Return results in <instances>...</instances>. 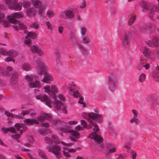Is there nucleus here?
Instances as JSON below:
<instances>
[{
	"label": "nucleus",
	"mask_w": 159,
	"mask_h": 159,
	"mask_svg": "<svg viewBox=\"0 0 159 159\" xmlns=\"http://www.w3.org/2000/svg\"><path fill=\"white\" fill-rule=\"evenodd\" d=\"M84 118L88 119L90 124L94 127L93 129L94 133L89 134V137L94 140V142L97 144L99 145L101 149L102 150L104 148L103 145V139L100 135L96 133L99 130L98 125L95 122V120L98 122H101L102 120V116L98 114L91 112L88 114L84 113L82 114Z\"/></svg>",
	"instance_id": "f257e3e1"
},
{
	"label": "nucleus",
	"mask_w": 159,
	"mask_h": 159,
	"mask_svg": "<svg viewBox=\"0 0 159 159\" xmlns=\"http://www.w3.org/2000/svg\"><path fill=\"white\" fill-rule=\"evenodd\" d=\"M44 89L46 92L48 93L49 97L53 98V100H51L44 94L36 95V99L45 102V104L50 108L52 107V105L57 110H61V106H63V103L56 97L55 94L57 92L56 87L54 85H52L51 87L49 85H47L44 87Z\"/></svg>",
	"instance_id": "f03ea898"
},
{
	"label": "nucleus",
	"mask_w": 159,
	"mask_h": 159,
	"mask_svg": "<svg viewBox=\"0 0 159 159\" xmlns=\"http://www.w3.org/2000/svg\"><path fill=\"white\" fill-rule=\"evenodd\" d=\"M36 63L39 67V74L41 75L44 73L42 81L47 83H50L52 80V77L50 74L46 72V67L45 64L39 60L37 61Z\"/></svg>",
	"instance_id": "7ed1b4c3"
},
{
	"label": "nucleus",
	"mask_w": 159,
	"mask_h": 159,
	"mask_svg": "<svg viewBox=\"0 0 159 159\" xmlns=\"http://www.w3.org/2000/svg\"><path fill=\"white\" fill-rule=\"evenodd\" d=\"M46 149L48 151L52 152L54 154L57 159H61V148L60 147L57 145H53L52 146L47 145Z\"/></svg>",
	"instance_id": "20e7f679"
},
{
	"label": "nucleus",
	"mask_w": 159,
	"mask_h": 159,
	"mask_svg": "<svg viewBox=\"0 0 159 159\" xmlns=\"http://www.w3.org/2000/svg\"><path fill=\"white\" fill-rule=\"evenodd\" d=\"M25 79L29 83V85L30 88H36L38 89H34V93H36V91H39L38 88L40 87V84L39 81L36 80L34 82L33 81L32 76L26 75L25 76Z\"/></svg>",
	"instance_id": "39448f33"
},
{
	"label": "nucleus",
	"mask_w": 159,
	"mask_h": 159,
	"mask_svg": "<svg viewBox=\"0 0 159 159\" xmlns=\"http://www.w3.org/2000/svg\"><path fill=\"white\" fill-rule=\"evenodd\" d=\"M132 34V32L129 31L124 33L121 39L122 43L124 46H128L129 44L131 41Z\"/></svg>",
	"instance_id": "423d86ee"
},
{
	"label": "nucleus",
	"mask_w": 159,
	"mask_h": 159,
	"mask_svg": "<svg viewBox=\"0 0 159 159\" xmlns=\"http://www.w3.org/2000/svg\"><path fill=\"white\" fill-rule=\"evenodd\" d=\"M118 81L116 78L113 75L109 77L108 84L110 89L111 91L115 90L117 86Z\"/></svg>",
	"instance_id": "0eeeda50"
},
{
	"label": "nucleus",
	"mask_w": 159,
	"mask_h": 159,
	"mask_svg": "<svg viewBox=\"0 0 159 159\" xmlns=\"http://www.w3.org/2000/svg\"><path fill=\"white\" fill-rule=\"evenodd\" d=\"M139 30L142 34H150L153 30L152 25L151 23L144 24L141 26Z\"/></svg>",
	"instance_id": "6e6552de"
},
{
	"label": "nucleus",
	"mask_w": 159,
	"mask_h": 159,
	"mask_svg": "<svg viewBox=\"0 0 159 159\" xmlns=\"http://www.w3.org/2000/svg\"><path fill=\"white\" fill-rule=\"evenodd\" d=\"M22 17V14L15 12L10 16H7V18L10 22L14 24L19 22V20L16 19H19Z\"/></svg>",
	"instance_id": "1a4fd4ad"
},
{
	"label": "nucleus",
	"mask_w": 159,
	"mask_h": 159,
	"mask_svg": "<svg viewBox=\"0 0 159 159\" xmlns=\"http://www.w3.org/2000/svg\"><path fill=\"white\" fill-rule=\"evenodd\" d=\"M24 33L27 35L26 37L25 43L29 46L31 43L30 39H35L37 36V34L32 32H29L27 30H25Z\"/></svg>",
	"instance_id": "9d476101"
},
{
	"label": "nucleus",
	"mask_w": 159,
	"mask_h": 159,
	"mask_svg": "<svg viewBox=\"0 0 159 159\" xmlns=\"http://www.w3.org/2000/svg\"><path fill=\"white\" fill-rule=\"evenodd\" d=\"M61 17L64 19L72 18L74 16V12L70 10H66L61 13Z\"/></svg>",
	"instance_id": "9b49d317"
},
{
	"label": "nucleus",
	"mask_w": 159,
	"mask_h": 159,
	"mask_svg": "<svg viewBox=\"0 0 159 159\" xmlns=\"http://www.w3.org/2000/svg\"><path fill=\"white\" fill-rule=\"evenodd\" d=\"M52 139H51L48 137H46L45 138V141L47 144L51 145H52L53 142H54L56 144L60 143V141L59 140V139L57 136L55 135H52Z\"/></svg>",
	"instance_id": "f8f14e48"
},
{
	"label": "nucleus",
	"mask_w": 159,
	"mask_h": 159,
	"mask_svg": "<svg viewBox=\"0 0 159 159\" xmlns=\"http://www.w3.org/2000/svg\"><path fill=\"white\" fill-rule=\"evenodd\" d=\"M22 4L21 2H18L16 0H14L11 5L10 6V9L16 11H20L22 8Z\"/></svg>",
	"instance_id": "ddd939ff"
},
{
	"label": "nucleus",
	"mask_w": 159,
	"mask_h": 159,
	"mask_svg": "<svg viewBox=\"0 0 159 159\" xmlns=\"http://www.w3.org/2000/svg\"><path fill=\"white\" fill-rule=\"evenodd\" d=\"M15 127L18 131H20V133L21 134L24 132L27 129L26 125L23 124L16 123L15 124Z\"/></svg>",
	"instance_id": "4468645a"
},
{
	"label": "nucleus",
	"mask_w": 159,
	"mask_h": 159,
	"mask_svg": "<svg viewBox=\"0 0 159 159\" xmlns=\"http://www.w3.org/2000/svg\"><path fill=\"white\" fill-rule=\"evenodd\" d=\"M74 85H71L69 84L68 85V87L69 88L68 89L69 90V94L75 98H78L80 96V94L77 91L75 90Z\"/></svg>",
	"instance_id": "2eb2a0df"
},
{
	"label": "nucleus",
	"mask_w": 159,
	"mask_h": 159,
	"mask_svg": "<svg viewBox=\"0 0 159 159\" xmlns=\"http://www.w3.org/2000/svg\"><path fill=\"white\" fill-rule=\"evenodd\" d=\"M6 70H5L2 68H1L0 70L1 71L0 72L1 74L4 76H10L11 74L10 73V71L12 70V67L11 66H8L6 67Z\"/></svg>",
	"instance_id": "dca6fc26"
},
{
	"label": "nucleus",
	"mask_w": 159,
	"mask_h": 159,
	"mask_svg": "<svg viewBox=\"0 0 159 159\" xmlns=\"http://www.w3.org/2000/svg\"><path fill=\"white\" fill-rule=\"evenodd\" d=\"M140 4L141 7L143 8L142 10L143 12H146L148 9H151L150 7L151 4L150 3H147L143 0H141L140 1Z\"/></svg>",
	"instance_id": "f3484780"
},
{
	"label": "nucleus",
	"mask_w": 159,
	"mask_h": 159,
	"mask_svg": "<svg viewBox=\"0 0 159 159\" xmlns=\"http://www.w3.org/2000/svg\"><path fill=\"white\" fill-rule=\"evenodd\" d=\"M20 21L18 23H14V24L12 25V27L15 29L17 31L19 29L21 30H24L26 29L27 28L26 26L24 24L20 23Z\"/></svg>",
	"instance_id": "a211bd4d"
},
{
	"label": "nucleus",
	"mask_w": 159,
	"mask_h": 159,
	"mask_svg": "<svg viewBox=\"0 0 159 159\" xmlns=\"http://www.w3.org/2000/svg\"><path fill=\"white\" fill-rule=\"evenodd\" d=\"M18 74L16 71L11 73V77L10 79V81L12 84H16L18 80Z\"/></svg>",
	"instance_id": "6ab92c4d"
},
{
	"label": "nucleus",
	"mask_w": 159,
	"mask_h": 159,
	"mask_svg": "<svg viewBox=\"0 0 159 159\" xmlns=\"http://www.w3.org/2000/svg\"><path fill=\"white\" fill-rule=\"evenodd\" d=\"M106 147L108 149L107 152L111 153L115 152L116 150V146L113 145L112 144L107 143L106 144Z\"/></svg>",
	"instance_id": "aec40b11"
},
{
	"label": "nucleus",
	"mask_w": 159,
	"mask_h": 159,
	"mask_svg": "<svg viewBox=\"0 0 159 159\" xmlns=\"http://www.w3.org/2000/svg\"><path fill=\"white\" fill-rule=\"evenodd\" d=\"M30 50L32 52L37 53L39 55L41 56L43 54L42 51L35 45H33L31 46Z\"/></svg>",
	"instance_id": "412c9836"
},
{
	"label": "nucleus",
	"mask_w": 159,
	"mask_h": 159,
	"mask_svg": "<svg viewBox=\"0 0 159 159\" xmlns=\"http://www.w3.org/2000/svg\"><path fill=\"white\" fill-rule=\"evenodd\" d=\"M158 38L157 37H154L152 39V43L151 42L147 43V44L150 47L155 46L157 47L158 46Z\"/></svg>",
	"instance_id": "4be33fe9"
},
{
	"label": "nucleus",
	"mask_w": 159,
	"mask_h": 159,
	"mask_svg": "<svg viewBox=\"0 0 159 159\" xmlns=\"http://www.w3.org/2000/svg\"><path fill=\"white\" fill-rule=\"evenodd\" d=\"M24 121L28 125H32L33 124H39V121L37 120L34 118L32 119H26L24 120Z\"/></svg>",
	"instance_id": "5701e85b"
},
{
	"label": "nucleus",
	"mask_w": 159,
	"mask_h": 159,
	"mask_svg": "<svg viewBox=\"0 0 159 159\" xmlns=\"http://www.w3.org/2000/svg\"><path fill=\"white\" fill-rule=\"evenodd\" d=\"M36 11L34 8H29L26 11L27 16L30 17L35 16L36 15Z\"/></svg>",
	"instance_id": "b1692460"
},
{
	"label": "nucleus",
	"mask_w": 159,
	"mask_h": 159,
	"mask_svg": "<svg viewBox=\"0 0 159 159\" xmlns=\"http://www.w3.org/2000/svg\"><path fill=\"white\" fill-rule=\"evenodd\" d=\"M2 130L4 131L5 134L7 133L8 131H10L12 133H15L16 132L15 128L12 127H10L7 128H2Z\"/></svg>",
	"instance_id": "393cba45"
},
{
	"label": "nucleus",
	"mask_w": 159,
	"mask_h": 159,
	"mask_svg": "<svg viewBox=\"0 0 159 159\" xmlns=\"http://www.w3.org/2000/svg\"><path fill=\"white\" fill-rule=\"evenodd\" d=\"M143 54L144 56L148 58H150L151 52L150 50L146 47H145L144 48Z\"/></svg>",
	"instance_id": "a878e982"
},
{
	"label": "nucleus",
	"mask_w": 159,
	"mask_h": 159,
	"mask_svg": "<svg viewBox=\"0 0 159 159\" xmlns=\"http://www.w3.org/2000/svg\"><path fill=\"white\" fill-rule=\"evenodd\" d=\"M18 55V52L14 50H10L7 52V56H11L12 57H15Z\"/></svg>",
	"instance_id": "bb28decb"
},
{
	"label": "nucleus",
	"mask_w": 159,
	"mask_h": 159,
	"mask_svg": "<svg viewBox=\"0 0 159 159\" xmlns=\"http://www.w3.org/2000/svg\"><path fill=\"white\" fill-rule=\"evenodd\" d=\"M21 66L22 69L24 70L28 71L31 69V67L30 66L28 63H23L21 65Z\"/></svg>",
	"instance_id": "cd10ccee"
},
{
	"label": "nucleus",
	"mask_w": 159,
	"mask_h": 159,
	"mask_svg": "<svg viewBox=\"0 0 159 159\" xmlns=\"http://www.w3.org/2000/svg\"><path fill=\"white\" fill-rule=\"evenodd\" d=\"M80 122H81V124L84 125L83 127L87 129H90L92 128V125L91 124L89 125H87V123L86 122L85 120H80Z\"/></svg>",
	"instance_id": "c85d7f7f"
},
{
	"label": "nucleus",
	"mask_w": 159,
	"mask_h": 159,
	"mask_svg": "<svg viewBox=\"0 0 159 159\" xmlns=\"http://www.w3.org/2000/svg\"><path fill=\"white\" fill-rule=\"evenodd\" d=\"M69 133H70L71 134L75 137V138L77 139L79 138L80 134L77 131L73 130H70Z\"/></svg>",
	"instance_id": "c756f323"
},
{
	"label": "nucleus",
	"mask_w": 159,
	"mask_h": 159,
	"mask_svg": "<svg viewBox=\"0 0 159 159\" xmlns=\"http://www.w3.org/2000/svg\"><path fill=\"white\" fill-rule=\"evenodd\" d=\"M39 156L43 159H48L45 153L42 150H39L38 152Z\"/></svg>",
	"instance_id": "7c9ffc66"
},
{
	"label": "nucleus",
	"mask_w": 159,
	"mask_h": 159,
	"mask_svg": "<svg viewBox=\"0 0 159 159\" xmlns=\"http://www.w3.org/2000/svg\"><path fill=\"white\" fill-rule=\"evenodd\" d=\"M136 17V15L133 16L132 17L130 18L129 20L128 23V25H132L134 23V21Z\"/></svg>",
	"instance_id": "2f4dec72"
},
{
	"label": "nucleus",
	"mask_w": 159,
	"mask_h": 159,
	"mask_svg": "<svg viewBox=\"0 0 159 159\" xmlns=\"http://www.w3.org/2000/svg\"><path fill=\"white\" fill-rule=\"evenodd\" d=\"M42 3L39 1H36L34 4V7L38 9H40L41 7Z\"/></svg>",
	"instance_id": "473e14b6"
},
{
	"label": "nucleus",
	"mask_w": 159,
	"mask_h": 159,
	"mask_svg": "<svg viewBox=\"0 0 159 159\" xmlns=\"http://www.w3.org/2000/svg\"><path fill=\"white\" fill-rule=\"evenodd\" d=\"M70 39L75 43L77 42V39L75 37V34L73 32H71L70 33Z\"/></svg>",
	"instance_id": "72a5a7b5"
},
{
	"label": "nucleus",
	"mask_w": 159,
	"mask_h": 159,
	"mask_svg": "<svg viewBox=\"0 0 159 159\" xmlns=\"http://www.w3.org/2000/svg\"><path fill=\"white\" fill-rule=\"evenodd\" d=\"M82 42L83 43H88L90 42V39L87 36L84 37L83 38Z\"/></svg>",
	"instance_id": "f704fd0d"
},
{
	"label": "nucleus",
	"mask_w": 159,
	"mask_h": 159,
	"mask_svg": "<svg viewBox=\"0 0 159 159\" xmlns=\"http://www.w3.org/2000/svg\"><path fill=\"white\" fill-rule=\"evenodd\" d=\"M30 27L31 28H33L35 29H37L39 28V26L37 23L34 22V23H32L31 24Z\"/></svg>",
	"instance_id": "c9c22d12"
},
{
	"label": "nucleus",
	"mask_w": 159,
	"mask_h": 159,
	"mask_svg": "<svg viewBox=\"0 0 159 159\" xmlns=\"http://www.w3.org/2000/svg\"><path fill=\"white\" fill-rule=\"evenodd\" d=\"M129 122L131 123H135L137 125L139 123V121L138 119L133 117L130 120Z\"/></svg>",
	"instance_id": "e433bc0d"
},
{
	"label": "nucleus",
	"mask_w": 159,
	"mask_h": 159,
	"mask_svg": "<svg viewBox=\"0 0 159 159\" xmlns=\"http://www.w3.org/2000/svg\"><path fill=\"white\" fill-rule=\"evenodd\" d=\"M79 48L81 49V52L84 54H86L88 53V50L85 48H83L81 45L78 46Z\"/></svg>",
	"instance_id": "4c0bfd02"
},
{
	"label": "nucleus",
	"mask_w": 159,
	"mask_h": 159,
	"mask_svg": "<svg viewBox=\"0 0 159 159\" xmlns=\"http://www.w3.org/2000/svg\"><path fill=\"white\" fill-rule=\"evenodd\" d=\"M46 14L49 18L53 17L54 15V12L50 10L48 11L47 12Z\"/></svg>",
	"instance_id": "58836bf2"
},
{
	"label": "nucleus",
	"mask_w": 159,
	"mask_h": 159,
	"mask_svg": "<svg viewBox=\"0 0 159 159\" xmlns=\"http://www.w3.org/2000/svg\"><path fill=\"white\" fill-rule=\"evenodd\" d=\"M150 12L151 15H153L154 13V11L156 12H159V7H156L152 8V9L150 10Z\"/></svg>",
	"instance_id": "ea45409f"
},
{
	"label": "nucleus",
	"mask_w": 159,
	"mask_h": 159,
	"mask_svg": "<svg viewBox=\"0 0 159 159\" xmlns=\"http://www.w3.org/2000/svg\"><path fill=\"white\" fill-rule=\"evenodd\" d=\"M145 75L144 74H142L140 75L139 78V82H143L145 80Z\"/></svg>",
	"instance_id": "a19ab883"
},
{
	"label": "nucleus",
	"mask_w": 159,
	"mask_h": 159,
	"mask_svg": "<svg viewBox=\"0 0 159 159\" xmlns=\"http://www.w3.org/2000/svg\"><path fill=\"white\" fill-rule=\"evenodd\" d=\"M81 33L82 36H84L87 32L86 28L84 27H82L80 28Z\"/></svg>",
	"instance_id": "79ce46f5"
},
{
	"label": "nucleus",
	"mask_w": 159,
	"mask_h": 159,
	"mask_svg": "<svg viewBox=\"0 0 159 159\" xmlns=\"http://www.w3.org/2000/svg\"><path fill=\"white\" fill-rule=\"evenodd\" d=\"M23 4L24 7L25 8L29 7L30 5V2L28 1H24Z\"/></svg>",
	"instance_id": "37998d69"
},
{
	"label": "nucleus",
	"mask_w": 159,
	"mask_h": 159,
	"mask_svg": "<svg viewBox=\"0 0 159 159\" xmlns=\"http://www.w3.org/2000/svg\"><path fill=\"white\" fill-rule=\"evenodd\" d=\"M4 1L5 3L8 6V7L10 8V6L11 5L14 0H4Z\"/></svg>",
	"instance_id": "c03bdc74"
},
{
	"label": "nucleus",
	"mask_w": 159,
	"mask_h": 159,
	"mask_svg": "<svg viewBox=\"0 0 159 159\" xmlns=\"http://www.w3.org/2000/svg\"><path fill=\"white\" fill-rule=\"evenodd\" d=\"M2 22H3V25L4 27H9L10 26V24L9 21L3 20Z\"/></svg>",
	"instance_id": "a18cd8bd"
},
{
	"label": "nucleus",
	"mask_w": 159,
	"mask_h": 159,
	"mask_svg": "<svg viewBox=\"0 0 159 159\" xmlns=\"http://www.w3.org/2000/svg\"><path fill=\"white\" fill-rule=\"evenodd\" d=\"M153 77L155 80H156L159 79V69H158L157 71L153 75Z\"/></svg>",
	"instance_id": "49530a36"
},
{
	"label": "nucleus",
	"mask_w": 159,
	"mask_h": 159,
	"mask_svg": "<svg viewBox=\"0 0 159 159\" xmlns=\"http://www.w3.org/2000/svg\"><path fill=\"white\" fill-rule=\"evenodd\" d=\"M0 53L2 55H7V52L4 48H1L0 49Z\"/></svg>",
	"instance_id": "de8ad7c7"
},
{
	"label": "nucleus",
	"mask_w": 159,
	"mask_h": 159,
	"mask_svg": "<svg viewBox=\"0 0 159 159\" xmlns=\"http://www.w3.org/2000/svg\"><path fill=\"white\" fill-rule=\"evenodd\" d=\"M40 125L44 127H45V128H48L50 125V124L47 122H43L40 124Z\"/></svg>",
	"instance_id": "09e8293b"
},
{
	"label": "nucleus",
	"mask_w": 159,
	"mask_h": 159,
	"mask_svg": "<svg viewBox=\"0 0 159 159\" xmlns=\"http://www.w3.org/2000/svg\"><path fill=\"white\" fill-rule=\"evenodd\" d=\"M130 154H131L133 159H135L136 158L137 154L134 151L132 150L131 151Z\"/></svg>",
	"instance_id": "8fccbe9b"
},
{
	"label": "nucleus",
	"mask_w": 159,
	"mask_h": 159,
	"mask_svg": "<svg viewBox=\"0 0 159 159\" xmlns=\"http://www.w3.org/2000/svg\"><path fill=\"white\" fill-rule=\"evenodd\" d=\"M5 61H12L13 62L15 63V60L13 59L12 57H6L5 59Z\"/></svg>",
	"instance_id": "3c124183"
},
{
	"label": "nucleus",
	"mask_w": 159,
	"mask_h": 159,
	"mask_svg": "<svg viewBox=\"0 0 159 159\" xmlns=\"http://www.w3.org/2000/svg\"><path fill=\"white\" fill-rule=\"evenodd\" d=\"M20 137V135L18 134H16L15 135H11V138L14 139H16L17 140L18 142H19L18 141L19 138Z\"/></svg>",
	"instance_id": "603ef678"
},
{
	"label": "nucleus",
	"mask_w": 159,
	"mask_h": 159,
	"mask_svg": "<svg viewBox=\"0 0 159 159\" xmlns=\"http://www.w3.org/2000/svg\"><path fill=\"white\" fill-rule=\"evenodd\" d=\"M44 118L45 119H48L50 118L51 117V114L48 113H45L43 115Z\"/></svg>",
	"instance_id": "864d4df0"
},
{
	"label": "nucleus",
	"mask_w": 159,
	"mask_h": 159,
	"mask_svg": "<svg viewBox=\"0 0 159 159\" xmlns=\"http://www.w3.org/2000/svg\"><path fill=\"white\" fill-rule=\"evenodd\" d=\"M6 84V81L5 80L0 79V86H3L5 85Z\"/></svg>",
	"instance_id": "5fc2aeb1"
},
{
	"label": "nucleus",
	"mask_w": 159,
	"mask_h": 159,
	"mask_svg": "<svg viewBox=\"0 0 159 159\" xmlns=\"http://www.w3.org/2000/svg\"><path fill=\"white\" fill-rule=\"evenodd\" d=\"M5 18V15L2 13H0V22L2 21Z\"/></svg>",
	"instance_id": "6e6d98bb"
},
{
	"label": "nucleus",
	"mask_w": 159,
	"mask_h": 159,
	"mask_svg": "<svg viewBox=\"0 0 159 159\" xmlns=\"http://www.w3.org/2000/svg\"><path fill=\"white\" fill-rule=\"evenodd\" d=\"M81 149L80 148V147H78L75 149L74 148H72L69 149L68 151V152H74L76 151V150H80Z\"/></svg>",
	"instance_id": "4d7b16f0"
},
{
	"label": "nucleus",
	"mask_w": 159,
	"mask_h": 159,
	"mask_svg": "<svg viewBox=\"0 0 159 159\" xmlns=\"http://www.w3.org/2000/svg\"><path fill=\"white\" fill-rule=\"evenodd\" d=\"M75 129L76 131H80L83 130V127L80 125H78L75 127Z\"/></svg>",
	"instance_id": "13d9d810"
},
{
	"label": "nucleus",
	"mask_w": 159,
	"mask_h": 159,
	"mask_svg": "<svg viewBox=\"0 0 159 159\" xmlns=\"http://www.w3.org/2000/svg\"><path fill=\"white\" fill-rule=\"evenodd\" d=\"M46 24L47 25L48 28L50 30H52V25L49 21H46Z\"/></svg>",
	"instance_id": "bf43d9fd"
},
{
	"label": "nucleus",
	"mask_w": 159,
	"mask_h": 159,
	"mask_svg": "<svg viewBox=\"0 0 159 159\" xmlns=\"http://www.w3.org/2000/svg\"><path fill=\"white\" fill-rule=\"evenodd\" d=\"M5 114L7 115V116L10 118H13V116L12 115V114L10 113L8 111H5Z\"/></svg>",
	"instance_id": "052dcab7"
},
{
	"label": "nucleus",
	"mask_w": 159,
	"mask_h": 159,
	"mask_svg": "<svg viewBox=\"0 0 159 159\" xmlns=\"http://www.w3.org/2000/svg\"><path fill=\"white\" fill-rule=\"evenodd\" d=\"M132 111L134 114L133 117L135 118L137 117L138 116V111L135 110L133 109L132 110Z\"/></svg>",
	"instance_id": "680f3d73"
},
{
	"label": "nucleus",
	"mask_w": 159,
	"mask_h": 159,
	"mask_svg": "<svg viewBox=\"0 0 159 159\" xmlns=\"http://www.w3.org/2000/svg\"><path fill=\"white\" fill-rule=\"evenodd\" d=\"M30 112V111L28 110H24L22 111L21 113V115L24 116L27 114H28Z\"/></svg>",
	"instance_id": "e2e57ef3"
},
{
	"label": "nucleus",
	"mask_w": 159,
	"mask_h": 159,
	"mask_svg": "<svg viewBox=\"0 0 159 159\" xmlns=\"http://www.w3.org/2000/svg\"><path fill=\"white\" fill-rule=\"evenodd\" d=\"M39 133L40 134L42 135H46V132L45 130L41 129L39 130Z\"/></svg>",
	"instance_id": "0e129e2a"
},
{
	"label": "nucleus",
	"mask_w": 159,
	"mask_h": 159,
	"mask_svg": "<svg viewBox=\"0 0 159 159\" xmlns=\"http://www.w3.org/2000/svg\"><path fill=\"white\" fill-rule=\"evenodd\" d=\"M37 119L40 122H41L45 120L44 117L43 116H39L37 118Z\"/></svg>",
	"instance_id": "69168bd1"
},
{
	"label": "nucleus",
	"mask_w": 159,
	"mask_h": 159,
	"mask_svg": "<svg viewBox=\"0 0 159 159\" xmlns=\"http://www.w3.org/2000/svg\"><path fill=\"white\" fill-rule=\"evenodd\" d=\"M83 98H82V97H80L79 100V101H78V103H79L80 104H83V106L84 107H85V104L83 102Z\"/></svg>",
	"instance_id": "338daca9"
},
{
	"label": "nucleus",
	"mask_w": 159,
	"mask_h": 159,
	"mask_svg": "<svg viewBox=\"0 0 159 159\" xmlns=\"http://www.w3.org/2000/svg\"><path fill=\"white\" fill-rule=\"evenodd\" d=\"M64 30V28L62 26H59L58 28V30L60 33L62 34L63 31Z\"/></svg>",
	"instance_id": "774afa93"
}]
</instances>
